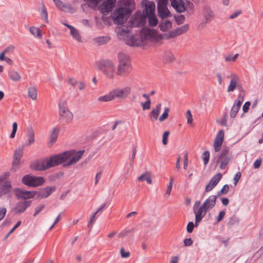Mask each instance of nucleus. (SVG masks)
<instances>
[{
    "label": "nucleus",
    "mask_w": 263,
    "mask_h": 263,
    "mask_svg": "<svg viewBox=\"0 0 263 263\" xmlns=\"http://www.w3.org/2000/svg\"><path fill=\"white\" fill-rule=\"evenodd\" d=\"M59 106L60 117L63 118L66 122L70 121L73 118V115L68 109L66 101H61Z\"/></svg>",
    "instance_id": "obj_10"
},
{
    "label": "nucleus",
    "mask_w": 263,
    "mask_h": 263,
    "mask_svg": "<svg viewBox=\"0 0 263 263\" xmlns=\"http://www.w3.org/2000/svg\"><path fill=\"white\" fill-rule=\"evenodd\" d=\"M132 230H123L118 235L119 237H125L128 235V234L131 233Z\"/></svg>",
    "instance_id": "obj_56"
},
{
    "label": "nucleus",
    "mask_w": 263,
    "mask_h": 263,
    "mask_svg": "<svg viewBox=\"0 0 263 263\" xmlns=\"http://www.w3.org/2000/svg\"><path fill=\"white\" fill-rule=\"evenodd\" d=\"M243 99H244L243 96H242L241 94H239L236 100L235 101V103H234L233 105L240 108L241 105L243 101Z\"/></svg>",
    "instance_id": "obj_43"
},
{
    "label": "nucleus",
    "mask_w": 263,
    "mask_h": 263,
    "mask_svg": "<svg viewBox=\"0 0 263 263\" xmlns=\"http://www.w3.org/2000/svg\"><path fill=\"white\" fill-rule=\"evenodd\" d=\"M96 67L109 79L114 78L115 66L111 61L105 60H101L96 64Z\"/></svg>",
    "instance_id": "obj_5"
},
{
    "label": "nucleus",
    "mask_w": 263,
    "mask_h": 263,
    "mask_svg": "<svg viewBox=\"0 0 263 263\" xmlns=\"http://www.w3.org/2000/svg\"><path fill=\"white\" fill-rule=\"evenodd\" d=\"M174 182V179L173 177H171L169 182V184H168L167 186V190L166 191V194L168 196H170L171 194V192L172 189L173 184Z\"/></svg>",
    "instance_id": "obj_49"
},
{
    "label": "nucleus",
    "mask_w": 263,
    "mask_h": 263,
    "mask_svg": "<svg viewBox=\"0 0 263 263\" xmlns=\"http://www.w3.org/2000/svg\"><path fill=\"white\" fill-rule=\"evenodd\" d=\"M208 211L201 205L198 210H194V213L195 215V227L198 226V223L200 222L203 217L205 215Z\"/></svg>",
    "instance_id": "obj_19"
},
{
    "label": "nucleus",
    "mask_w": 263,
    "mask_h": 263,
    "mask_svg": "<svg viewBox=\"0 0 263 263\" xmlns=\"http://www.w3.org/2000/svg\"><path fill=\"white\" fill-rule=\"evenodd\" d=\"M169 110H170V109H169V108L168 107H166L165 108L163 113L159 117V120L160 121H163L166 119H167V118L168 117V111H169Z\"/></svg>",
    "instance_id": "obj_48"
},
{
    "label": "nucleus",
    "mask_w": 263,
    "mask_h": 263,
    "mask_svg": "<svg viewBox=\"0 0 263 263\" xmlns=\"http://www.w3.org/2000/svg\"><path fill=\"white\" fill-rule=\"evenodd\" d=\"M29 30L32 35L36 36L39 38H41L42 37V34L39 28L35 27H31Z\"/></svg>",
    "instance_id": "obj_37"
},
{
    "label": "nucleus",
    "mask_w": 263,
    "mask_h": 263,
    "mask_svg": "<svg viewBox=\"0 0 263 263\" xmlns=\"http://www.w3.org/2000/svg\"><path fill=\"white\" fill-rule=\"evenodd\" d=\"M210 154L209 151H206L202 154L201 158L203 160L204 165L206 166L208 163L210 159Z\"/></svg>",
    "instance_id": "obj_39"
},
{
    "label": "nucleus",
    "mask_w": 263,
    "mask_h": 263,
    "mask_svg": "<svg viewBox=\"0 0 263 263\" xmlns=\"http://www.w3.org/2000/svg\"><path fill=\"white\" fill-rule=\"evenodd\" d=\"M229 190V186L228 184H225L223 186L222 189L218 192L217 197L220 196L222 194H226L228 193Z\"/></svg>",
    "instance_id": "obj_44"
},
{
    "label": "nucleus",
    "mask_w": 263,
    "mask_h": 263,
    "mask_svg": "<svg viewBox=\"0 0 263 263\" xmlns=\"http://www.w3.org/2000/svg\"><path fill=\"white\" fill-rule=\"evenodd\" d=\"M141 5L143 8L142 13L137 11L129 21L128 24L130 27H142L144 26L148 20V25L151 27H155L158 21L155 15V4L153 1L143 0Z\"/></svg>",
    "instance_id": "obj_1"
},
{
    "label": "nucleus",
    "mask_w": 263,
    "mask_h": 263,
    "mask_svg": "<svg viewBox=\"0 0 263 263\" xmlns=\"http://www.w3.org/2000/svg\"><path fill=\"white\" fill-rule=\"evenodd\" d=\"M22 182L27 186L36 187L42 185L44 183L45 180L43 177L27 174L22 178Z\"/></svg>",
    "instance_id": "obj_7"
},
{
    "label": "nucleus",
    "mask_w": 263,
    "mask_h": 263,
    "mask_svg": "<svg viewBox=\"0 0 263 263\" xmlns=\"http://www.w3.org/2000/svg\"><path fill=\"white\" fill-rule=\"evenodd\" d=\"M24 148V146H21L15 151L12 163L13 166L17 165L20 163L21 158L23 154Z\"/></svg>",
    "instance_id": "obj_22"
},
{
    "label": "nucleus",
    "mask_w": 263,
    "mask_h": 263,
    "mask_svg": "<svg viewBox=\"0 0 263 263\" xmlns=\"http://www.w3.org/2000/svg\"><path fill=\"white\" fill-rule=\"evenodd\" d=\"M31 201L28 200L17 202L14 205L12 211L14 214L20 215L23 213L31 205Z\"/></svg>",
    "instance_id": "obj_12"
},
{
    "label": "nucleus",
    "mask_w": 263,
    "mask_h": 263,
    "mask_svg": "<svg viewBox=\"0 0 263 263\" xmlns=\"http://www.w3.org/2000/svg\"><path fill=\"white\" fill-rule=\"evenodd\" d=\"M112 8L109 4L105 3V2L102 3L100 6V11L104 15L108 14L112 10Z\"/></svg>",
    "instance_id": "obj_29"
},
{
    "label": "nucleus",
    "mask_w": 263,
    "mask_h": 263,
    "mask_svg": "<svg viewBox=\"0 0 263 263\" xmlns=\"http://www.w3.org/2000/svg\"><path fill=\"white\" fill-rule=\"evenodd\" d=\"M170 135V132L168 131H165L163 134L162 138V143L164 145L167 144L168 142V138Z\"/></svg>",
    "instance_id": "obj_51"
},
{
    "label": "nucleus",
    "mask_w": 263,
    "mask_h": 263,
    "mask_svg": "<svg viewBox=\"0 0 263 263\" xmlns=\"http://www.w3.org/2000/svg\"><path fill=\"white\" fill-rule=\"evenodd\" d=\"M41 16L45 22L48 23V13L47 9L44 4H43L42 9L41 12Z\"/></svg>",
    "instance_id": "obj_40"
},
{
    "label": "nucleus",
    "mask_w": 263,
    "mask_h": 263,
    "mask_svg": "<svg viewBox=\"0 0 263 263\" xmlns=\"http://www.w3.org/2000/svg\"><path fill=\"white\" fill-rule=\"evenodd\" d=\"M46 164V160L42 161H36L33 163L31 166L33 170L37 171H43L48 169Z\"/></svg>",
    "instance_id": "obj_23"
},
{
    "label": "nucleus",
    "mask_w": 263,
    "mask_h": 263,
    "mask_svg": "<svg viewBox=\"0 0 263 263\" xmlns=\"http://www.w3.org/2000/svg\"><path fill=\"white\" fill-rule=\"evenodd\" d=\"M185 20V17L183 15H180L176 18V22L178 25L182 24Z\"/></svg>",
    "instance_id": "obj_58"
},
{
    "label": "nucleus",
    "mask_w": 263,
    "mask_h": 263,
    "mask_svg": "<svg viewBox=\"0 0 263 263\" xmlns=\"http://www.w3.org/2000/svg\"><path fill=\"white\" fill-rule=\"evenodd\" d=\"M217 197L216 195H211L207 198L203 204V207L207 211L214 208L216 204V199Z\"/></svg>",
    "instance_id": "obj_20"
},
{
    "label": "nucleus",
    "mask_w": 263,
    "mask_h": 263,
    "mask_svg": "<svg viewBox=\"0 0 263 263\" xmlns=\"http://www.w3.org/2000/svg\"><path fill=\"white\" fill-rule=\"evenodd\" d=\"M231 160V156L229 154V151L228 148H223L216 161V164L217 165L219 162L220 164L219 167L221 170H224L226 168L228 164Z\"/></svg>",
    "instance_id": "obj_9"
},
{
    "label": "nucleus",
    "mask_w": 263,
    "mask_h": 263,
    "mask_svg": "<svg viewBox=\"0 0 263 263\" xmlns=\"http://www.w3.org/2000/svg\"><path fill=\"white\" fill-rule=\"evenodd\" d=\"M168 0H159L157 7H167Z\"/></svg>",
    "instance_id": "obj_61"
},
{
    "label": "nucleus",
    "mask_w": 263,
    "mask_h": 263,
    "mask_svg": "<svg viewBox=\"0 0 263 263\" xmlns=\"http://www.w3.org/2000/svg\"><path fill=\"white\" fill-rule=\"evenodd\" d=\"M239 109H240L239 108L237 107L236 106H235L234 105H233V106L230 110V116L231 118H235L236 116Z\"/></svg>",
    "instance_id": "obj_45"
},
{
    "label": "nucleus",
    "mask_w": 263,
    "mask_h": 263,
    "mask_svg": "<svg viewBox=\"0 0 263 263\" xmlns=\"http://www.w3.org/2000/svg\"><path fill=\"white\" fill-rule=\"evenodd\" d=\"M44 205H40L37 207H36L35 209V212L33 214V216L35 217L37 215H38L44 208Z\"/></svg>",
    "instance_id": "obj_57"
},
{
    "label": "nucleus",
    "mask_w": 263,
    "mask_h": 263,
    "mask_svg": "<svg viewBox=\"0 0 263 263\" xmlns=\"http://www.w3.org/2000/svg\"><path fill=\"white\" fill-rule=\"evenodd\" d=\"M203 16L206 23H209L214 17L215 14L212 10L211 7L209 5H205L203 7Z\"/></svg>",
    "instance_id": "obj_21"
},
{
    "label": "nucleus",
    "mask_w": 263,
    "mask_h": 263,
    "mask_svg": "<svg viewBox=\"0 0 263 263\" xmlns=\"http://www.w3.org/2000/svg\"><path fill=\"white\" fill-rule=\"evenodd\" d=\"M161 104H159L156 108H154L150 114V119L152 121H156L157 120L159 113L161 111Z\"/></svg>",
    "instance_id": "obj_26"
},
{
    "label": "nucleus",
    "mask_w": 263,
    "mask_h": 263,
    "mask_svg": "<svg viewBox=\"0 0 263 263\" xmlns=\"http://www.w3.org/2000/svg\"><path fill=\"white\" fill-rule=\"evenodd\" d=\"M226 215V212L224 211H221L219 212L218 216L216 217L217 222H219L222 220Z\"/></svg>",
    "instance_id": "obj_55"
},
{
    "label": "nucleus",
    "mask_w": 263,
    "mask_h": 263,
    "mask_svg": "<svg viewBox=\"0 0 263 263\" xmlns=\"http://www.w3.org/2000/svg\"><path fill=\"white\" fill-rule=\"evenodd\" d=\"M14 49V47L13 45H10L7 47L3 51L5 54H9L12 53Z\"/></svg>",
    "instance_id": "obj_63"
},
{
    "label": "nucleus",
    "mask_w": 263,
    "mask_h": 263,
    "mask_svg": "<svg viewBox=\"0 0 263 263\" xmlns=\"http://www.w3.org/2000/svg\"><path fill=\"white\" fill-rule=\"evenodd\" d=\"M120 254L122 258H127L130 255V253L128 251H125L123 248L121 249Z\"/></svg>",
    "instance_id": "obj_54"
},
{
    "label": "nucleus",
    "mask_w": 263,
    "mask_h": 263,
    "mask_svg": "<svg viewBox=\"0 0 263 263\" xmlns=\"http://www.w3.org/2000/svg\"><path fill=\"white\" fill-rule=\"evenodd\" d=\"M158 15L162 19L166 18L171 16V12L167 7H157Z\"/></svg>",
    "instance_id": "obj_24"
},
{
    "label": "nucleus",
    "mask_w": 263,
    "mask_h": 263,
    "mask_svg": "<svg viewBox=\"0 0 263 263\" xmlns=\"http://www.w3.org/2000/svg\"><path fill=\"white\" fill-rule=\"evenodd\" d=\"M139 181L145 180L148 184L152 183V179L149 175L147 174H143L140 176L138 178Z\"/></svg>",
    "instance_id": "obj_41"
},
{
    "label": "nucleus",
    "mask_w": 263,
    "mask_h": 263,
    "mask_svg": "<svg viewBox=\"0 0 263 263\" xmlns=\"http://www.w3.org/2000/svg\"><path fill=\"white\" fill-rule=\"evenodd\" d=\"M10 78L14 81H19L21 79L20 74L15 71H11L9 73Z\"/></svg>",
    "instance_id": "obj_36"
},
{
    "label": "nucleus",
    "mask_w": 263,
    "mask_h": 263,
    "mask_svg": "<svg viewBox=\"0 0 263 263\" xmlns=\"http://www.w3.org/2000/svg\"><path fill=\"white\" fill-rule=\"evenodd\" d=\"M56 187L54 186H47L41 189L37 192V196L40 198H46L49 196L52 192L55 191Z\"/></svg>",
    "instance_id": "obj_17"
},
{
    "label": "nucleus",
    "mask_w": 263,
    "mask_h": 263,
    "mask_svg": "<svg viewBox=\"0 0 263 263\" xmlns=\"http://www.w3.org/2000/svg\"><path fill=\"white\" fill-rule=\"evenodd\" d=\"M7 210L4 207L0 208V221L2 220L5 217Z\"/></svg>",
    "instance_id": "obj_60"
},
{
    "label": "nucleus",
    "mask_w": 263,
    "mask_h": 263,
    "mask_svg": "<svg viewBox=\"0 0 263 263\" xmlns=\"http://www.w3.org/2000/svg\"><path fill=\"white\" fill-rule=\"evenodd\" d=\"M151 105V101H146L145 102H142L141 105L143 110H148L150 108Z\"/></svg>",
    "instance_id": "obj_50"
},
{
    "label": "nucleus",
    "mask_w": 263,
    "mask_h": 263,
    "mask_svg": "<svg viewBox=\"0 0 263 263\" xmlns=\"http://www.w3.org/2000/svg\"><path fill=\"white\" fill-rule=\"evenodd\" d=\"M28 96L32 99L36 100L37 98V90L34 87H31L28 88Z\"/></svg>",
    "instance_id": "obj_34"
},
{
    "label": "nucleus",
    "mask_w": 263,
    "mask_h": 263,
    "mask_svg": "<svg viewBox=\"0 0 263 263\" xmlns=\"http://www.w3.org/2000/svg\"><path fill=\"white\" fill-rule=\"evenodd\" d=\"M70 33L74 39H75L78 42L81 41V36L79 33V31L77 29H74V30L71 31Z\"/></svg>",
    "instance_id": "obj_42"
},
{
    "label": "nucleus",
    "mask_w": 263,
    "mask_h": 263,
    "mask_svg": "<svg viewBox=\"0 0 263 263\" xmlns=\"http://www.w3.org/2000/svg\"><path fill=\"white\" fill-rule=\"evenodd\" d=\"M224 139V131L220 130L217 134L215 140L223 141Z\"/></svg>",
    "instance_id": "obj_52"
},
{
    "label": "nucleus",
    "mask_w": 263,
    "mask_h": 263,
    "mask_svg": "<svg viewBox=\"0 0 263 263\" xmlns=\"http://www.w3.org/2000/svg\"><path fill=\"white\" fill-rule=\"evenodd\" d=\"M175 60V57L172 52L169 50L164 51L163 54V60L165 63L173 62Z\"/></svg>",
    "instance_id": "obj_28"
},
{
    "label": "nucleus",
    "mask_w": 263,
    "mask_h": 263,
    "mask_svg": "<svg viewBox=\"0 0 263 263\" xmlns=\"http://www.w3.org/2000/svg\"><path fill=\"white\" fill-rule=\"evenodd\" d=\"M238 56H239V54L238 53H236L234 55H231V54H228V55H225L224 58H225V60L227 62H228V61L235 62L236 60V59H237V58L238 57Z\"/></svg>",
    "instance_id": "obj_46"
},
{
    "label": "nucleus",
    "mask_w": 263,
    "mask_h": 263,
    "mask_svg": "<svg viewBox=\"0 0 263 263\" xmlns=\"http://www.w3.org/2000/svg\"><path fill=\"white\" fill-rule=\"evenodd\" d=\"M119 65L117 74L121 76H127L132 70V66L128 55L124 53L118 54Z\"/></svg>",
    "instance_id": "obj_4"
},
{
    "label": "nucleus",
    "mask_w": 263,
    "mask_h": 263,
    "mask_svg": "<svg viewBox=\"0 0 263 263\" xmlns=\"http://www.w3.org/2000/svg\"><path fill=\"white\" fill-rule=\"evenodd\" d=\"M193 240L191 238H185L184 239L183 243L184 246L185 247H189L191 246L193 244Z\"/></svg>",
    "instance_id": "obj_62"
},
{
    "label": "nucleus",
    "mask_w": 263,
    "mask_h": 263,
    "mask_svg": "<svg viewBox=\"0 0 263 263\" xmlns=\"http://www.w3.org/2000/svg\"><path fill=\"white\" fill-rule=\"evenodd\" d=\"M223 141H218L217 140H215L214 143V149L216 152H218L220 149Z\"/></svg>",
    "instance_id": "obj_47"
},
{
    "label": "nucleus",
    "mask_w": 263,
    "mask_h": 263,
    "mask_svg": "<svg viewBox=\"0 0 263 263\" xmlns=\"http://www.w3.org/2000/svg\"><path fill=\"white\" fill-rule=\"evenodd\" d=\"M195 224H194L193 222H189L187 225L186 231L188 233H191L193 232Z\"/></svg>",
    "instance_id": "obj_53"
},
{
    "label": "nucleus",
    "mask_w": 263,
    "mask_h": 263,
    "mask_svg": "<svg viewBox=\"0 0 263 263\" xmlns=\"http://www.w3.org/2000/svg\"><path fill=\"white\" fill-rule=\"evenodd\" d=\"M27 141L25 146H28L33 144L35 142L34 132L32 128L28 129L27 133Z\"/></svg>",
    "instance_id": "obj_27"
},
{
    "label": "nucleus",
    "mask_w": 263,
    "mask_h": 263,
    "mask_svg": "<svg viewBox=\"0 0 263 263\" xmlns=\"http://www.w3.org/2000/svg\"><path fill=\"white\" fill-rule=\"evenodd\" d=\"M14 192L17 199H27L33 198L35 196V192L25 191L20 188L14 189Z\"/></svg>",
    "instance_id": "obj_13"
},
{
    "label": "nucleus",
    "mask_w": 263,
    "mask_h": 263,
    "mask_svg": "<svg viewBox=\"0 0 263 263\" xmlns=\"http://www.w3.org/2000/svg\"><path fill=\"white\" fill-rule=\"evenodd\" d=\"M110 37L107 35L98 36L94 39V41L98 43L99 45H104L108 42Z\"/></svg>",
    "instance_id": "obj_30"
},
{
    "label": "nucleus",
    "mask_w": 263,
    "mask_h": 263,
    "mask_svg": "<svg viewBox=\"0 0 263 263\" xmlns=\"http://www.w3.org/2000/svg\"><path fill=\"white\" fill-rule=\"evenodd\" d=\"M131 88L126 86L123 88H115L110 91L112 100L124 99L130 94Z\"/></svg>",
    "instance_id": "obj_8"
},
{
    "label": "nucleus",
    "mask_w": 263,
    "mask_h": 263,
    "mask_svg": "<svg viewBox=\"0 0 263 263\" xmlns=\"http://www.w3.org/2000/svg\"><path fill=\"white\" fill-rule=\"evenodd\" d=\"M56 7L61 11L68 12L70 13L74 12V8L70 4L64 3L61 0H52Z\"/></svg>",
    "instance_id": "obj_16"
},
{
    "label": "nucleus",
    "mask_w": 263,
    "mask_h": 263,
    "mask_svg": "<svg viewBox=\"0 0 263 263\" xmlns=\"http://www.w3.org/2000/svg\"><path fill=\"white\" fill-rule=\"evenodd\" d=\"M129 27L120 29L117 33L118 38L123 40L125 43L130 46H138L143 40H146L151 37V33L149 29H143L140 32V36L139 35H131L129 33Z\"/></svg>",
    "instance_id": "obj_2"
},
{
    "label": "nucleus",
    "mask_w": 263,
    "mask_h": 263,
    "mask_svg": "<svg viewBox=\"0 0 263 263\" xmlns=\"http://www.w3.org/2000/svg\"><path fill=\"white\" fill-rule=\"evenodd\" d=\"M59 133V129L57 128H54L50 134L49 137L50 142L51 144L54 143L58 138V136Z\"/></svg>",
    "instance_id": "obj_31"
},
{
    "label": "nucleus",
    "mask_w": 263,
    "mask_h": 263,
    "mask_svg": "<svg viewBox=\"0 0 263 263\" xmlns=\"http://www.w3.org/2000/svg\"><path fill=\"white\" fill-rule=\"evenodd\" d=\"M70 155V152H63L61 154L52 156L48 160H46V164L48 168L62 163L64 164L67 160V158H69Z\"/></svg>",
    "instance_id": "obj_6"
},
{
    "label": "nucleus",
    "mask_w": 263,
    "mask_h": 263,
    "mask_svg": "<svg viewBox=\"0 0 263 263\" xmlns=\"http://www.w3.org/2000/svg\"><path fill=\"white\" fill-rule=\"evenodd\" d=\"M239 222V219L236 216L233 215L232 216L228 221V225L230 228H232L234 226L238 225Z\"/></svg>",
    "instance_id": "obj_33"
},
{
    "label": "nucleus",
    "mask_w": 263,
    "mask_h": 263,
    "mask_svg": "<svg viewBox=\"0 0 263 263\" xmlns=\"http://www.w3.org/2000/svg\"><path fill=\"white\" fill-rule=\"evenodd\" d=\"M186 117L187 120V123L191 124L193 122V117L191 112L190 110H187L186 114Z\"/></svg>",
    "instance_id": "obj_59"
},
{
    "label": "nucleus",
    "mask_w": 263,
    "mask_h": 263,
    "mask_svg": "<svg viewBox=\"0 0 263 263\" xmlns=\"http://www.w3.org/2000/svg\"><path fill=\"white\" fill-rule=\"evenodd\" d=\"M66 152H70V155L69 158H67L66 163L63 164L64 166H70L77 163L85 153V151L81 150L76 153L75 151L71 150Z\"/></svg>",
    "instance_id": "obj_11"
},
{
    "label": "nucleus",
    "mask_w": 263,
    "mask_h": 263,
    "mask_svg": "<svg viewBox=\"0 0 263 263\" xmlns=\"http://www.w3.org/2000/svg\"><path fill=\"white\" fill-rule=\"evenodd\" d=\"M230 77L231 78V80L228 88L227 91L228 92L233 91L235 89L238 81V78L236 75L234 74H231Z\"/></svg>",
    "instance_id": "obj_25"
},
{
    "label": "nucleus",
    "mask_w": 263,
    "mask_h": 263,
    "mask_svg": "<svg viewBox=\"0 0 263 263\" xmlns=\"http://www.w3.org/2000/svg\"><path fill=\"white\" fill-rule=\"evenodd\" d=\"M172 26V23L170 20H165V21L159 25L160 29L162 31H166Z\"/></svg>",
    "instance_id": "obj_32"
},
{
    "label": "nucleus",
    "mask_w": 263,
    "mask_h": 263,
    "mask_svg": "<svg viewBox=\"0 0 263 263\" xmlns=\"http://www.w3.org/2000/svg\"><path fill=\"white\" fill-rule=\"evenodd\" d=\"M250 105L251 103L249 101H247L246 102H245L242 107V110L243 112L245 113L248 111Z\"/></svg>",
    "instance_id": "obj_64"
},
{
    "label": "nucleus",
    "mask_w": 263,
    "mask_h": 263,
    "mask_svg": "<svg viewBox=\"0 0 263 263\" xmlns=\"http://www.w3.org/2000/svg\"><path fill=\"white\" fill-rule=\"evenodd\" d=\"M171 5L178 13L184 12L186 8L183 0H170Z\"/></svg>",
    "instance_id": "obj_18"
},
{
    "label": "nucleus",
    "mask_w": 263,
    "mask_h": 263,
    "mask_svg": "<svg viewBox=\"0 0 263 263\" xmlns=\"http://www.w3.org/2000/svg\"><path fill=\"white\" fill-rule=\"evenodd\" d=\"M124 7L116 9L111 13V17L116 24L122 25L126 22L130 15L132 10L131 7L133 0H122Z\"/></svg>",
    "instance_id": "obj_3"
},
{
    "label": "nucleus",
    "mask_w": 263,
    "mask_h": 263,
    "mask_svg": "<svg viewBox=\"0 0 263 263\" xmlns=\"http://www.w3.org/2000/svg\"><path fill=\"white\" fill-rule=\"evenodd\" d=\"M12 194V187L11 183L9 181L5 182L0 188V197L6 196L11 198Z\"/></svg>",
    "instance_id": "obj_14"
},
{
    "label": "nucleus",
    "mask_w": 263,
    "mask_h": 263,
    "mask_svg": "<svg viewBox=\"0 0 263 263\" xmlns=\"http://www.w3.org/2000/svg\"><path fill=\"white\" fill-rule=\"evenodd\" d=\"M189 29V25L188 24L184 25L180 27H178L175 29L177 34L178 35L182 34L184 32H186Z\"/></svg>",
    "instance_id": "obj_35"
},
{
    "label": "nucleus",
    "mask_w": 263,
    "mask_h": 263,
    "mask_svg": "<svg viewBox=\"0 0 263 263\" xmlns=\"http://www.w3.org/2000/svg\"><path fill=\"white\" fill-rule=\"evenodd\" d=\"M98 100L100 102H108L113 100L110 92L109 91L108 94L99 97L98 98Z\"/></svg>",
    "instance_id": "obj_38"
},
{
    "label": "nucleus",
    "mask_w": 263,
    "mask_h": 263,
    "mask_svg": "<svg viewBox=\"0 0 263 263\" xmlns=\"http://www.w3.org/2000/svg\"><path fill=\"white\" fill-rule=\"evenodd\" d=\"M222 174L221 173H218L214 175L210 180L209 183L205 187L204 192L208 193L212 191L218 183L219 181L222 178Z\"/></svg>",
    "instance_id": "obj_15"
}]
</instances>
